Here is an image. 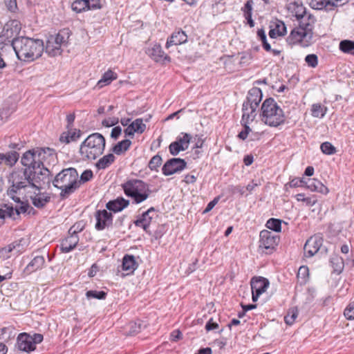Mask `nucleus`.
<instances>
[{
  "instance_id": "obj_1",
  "label": "nucleus",
  "mask_w": 354,
  "mask_h": 354,
  "mask_svg": "<svg viewBox=\"0 0 354 354\" xmlns=\"http://www.w3.org/2000/svg\"><path fill=\"white\" fill-rule=\"evenodd\" d=\"M295 16L299 25L291 31L288 41L291 44H299L307 47L313 42L315 17L307 13L306 8L299 4H295Z\"/></svg>"
},
{
  "instance_id": "obj_2",
  "label": "nucleus",
  "mask_w": 354,
  "mask_h": 354,
  "mask_svg": "<svg viewBox=\"0 0 354 354\" xmlns=\"http://www.w3.org/2000/svg\"><path fill=\"white\" fill-rule=\"evenodd\" d=\"M12 47L17 58L26 62H32L40 57L44 49L42 40L26 37L14 39L12 41Z\"/></svg>"
},
{
  "instance_id": "obj_3",
  "label": "nucleus",
  "mask_w": 354,
  "mask_h": 354,
  "mask_svg": "<svg viewBox=\"0 0 354 354\" xmlns=\"http://www.w3.org/2000/svg\"><path fill=\"white\" fill-rule=\"evenodd\" d=\"M76 169L69 167L62 169L53 178V186L61 190L59 194L61 199L68 198L80 187Z\"/></svg>"
},
{
  "instance_id": "obj_4",
  "label": "nucleus",
  "mask_w": 354,
  "mask_h": 354,
  "mask_svg": "<svg viewBox=\"0 0 354 354\" xmlns=\"http://www.w3.org/2000/svg\"><path fill=\"white\" fill-rule=\"evenodd\" d=\"M105 145L106 140L102 134L92 133L81 144L80 154L84 160H95L103 153Z\"/></svg>"
},
{
  "instance_id": "obj_5",
  "label": "nucleus",
  "mask_w": 354,
  "mask_h": 354,
  "mask_svg": "<svg viewBox=\"0 0 354 354\" xmlns=\"http://www.w3.org/2000/svg\"><path fill=\"white\" fill-rule=\"evenodd\" d=\"M124 194L132 199V203L140 204L150 196L149 185L139 179H129L121 185Z\"/></svg>"
},
{
  "instance_id": "obj_6",
  "label": "nucleus",
  "mask_w": 354,
  "mask_h": 354,
  "mask_svg": "<svg viewBox=\"0 0 354 354\" xmlns=\"http://www.w3.org/2000/svg\"><path fill=\"white\" fill-rule=\"evenodd\" d=\"M46 155L53 158L55 156V150L48 147L28 150L23 154L21 162L26 167L25 169H28L33 174V170L43 166L42 160L46 158Z\"/></svg>"
},
{
  "instance_id": "obj_7",
  "label": "nucleus",
  "mask_w": 354,
  "mask_h": 354,
  "mask_svg": "<svg viewBox=\"0 0 354 354\" xmlns=\"http://www.w3.org/2000/svg\"><path fill=\"white\" fill-rule=\"evenodd\" d=\"M279 237L267 230L261 231L259 234V248H264L272 252L278 245Z\"/></svg>"
},
{
  "instance_id": "obj_8",
  "label": "nucleus",
  "mask_w": 354,
  "mask_h": 354,
  "mask_svg": "<svg viewBox=\"0 0 354 354\" xmlns=\"http://www.w3.org/2000/svg\"><path fill=\"white\" fill-rule=\"evenodd\" d=\"M186 167L187 162L184 159L172 158L164 164L162 167V172L165 176H170L183 171Z\"/></svg>"
},
{
  "instance_id": "obj_9",
  "label": "nucleus",
  "mask_w": 354,
  "mask_h": 354,
  "mask_svg": "<svg viewBox=\"0 0 354 354\" xmlns=\"http://www.w3.org/2000/svg\"><path fill=\"white\" fill-rule=\"evenodd\" d=\"M262 99L261 91L258 88H251L248 94L246 101L243 104L242 111H257Z\"/></svg>"
},
{
  "instance_id": "obj_10",
  "label": "nucleus",
  "mask_w": 354,
  "mask_h": 354,
  "mask_svg": "<svg viewBox=\"0 0 354 354\" xmlns=\"http://www.w3.org/2000/svg\"><path fill=\"white\" fill-rule=\"evenodd\" d=\"M96 223L95 227L98 231L109 228L113 225V214L107 209H99L95 212Z\"/></svg>"
},
{
  "instance_id": "obj_11",
  "label": "nucleus",
  "mask_w": 354,
  "mask_h": 354,
  "mask_svg": "<svg viewBox=\"0 0 354 354\" xmlns=\"http://www.w3.org/2000/svg\"><path fill=\"white\" fill-rule=\"evenodd\" d=\"M32 175V174L29 171L28 169H24L21 172H14L12 174V187L17 189H21L30 186V182L32 181L30 179Z\"/></svg>"
},
{
  "instance_id": "obj_12",
  "label": "nucleus",
  "mask_w": 354,
  "mask_h": 354,
  "mask_svg": "<svg viewBox=\"0 0 354 354\" xmlns=\"http://www.w3.org/2000/svg\"><path fill=\"white\" fill-rule=\"evenodd\" d=\"M40 169L41 170L39 174L35 170H33V174L30 176V179L32 181L30 182V186L37 189L41 188V182L49 183L53 180L50 172L46 167L43 165Z\"/></svg>"
},
{
  "instance_id": "obj_13",
  "label": "nucleus",
  "mask_w": 354,
  "mask_h": 354,
  "mask_svg": "<svg viewBox=\"0 0 354 354\" xmlns=\"http://www.w3.org/2000/svg\"><path fill=\"white\" fill-rule=\"evenodd\" d=\"M323 243L322 238L319 236H311L308 239L304 247V254L306 257H312L320 249Z\"/></svg>"
},
{
  "instance_id": "obj_14",
  "label": "nucleus",
  "mask_w": 354,
  "mask_h": 354,
  "mask_svg": "<svg viewBox=\"0 0 354 354\" xmlns=\"http://www.w3.org/2000/svg\"><path fill=\"white\" fill-rule=\"evenodd\" d=\"M261 120L270 127H277L285 120L283 112H262Z\"/></svg>"
},
{
  "instance_id": "obj_15",
  "label": "nucleus",
  "mask_w": 354,
  "mask_h": 354,
  "mask_svg": "<svg viewBox=\"0 0 354 354\" xmlns=\"http://www.w3.org/2000/svg\"><path fill=\"white\" fill-rule=\"evenodd\" d=\"M31 335L23 333H20L17 339V347L21 351L29 353L34 351L36 346L32 343Z\"/></svg>"
},
{
  "instance_id": "obj_16",
  "label": "nucleus",
  "mask_w": 354,
  "mask_h": 354,
  "mask_svg": "<svg viewBox=\"0 0 354 354\" xmlns=\"http://www.w3.org/2000/svg\"><path fill=\"white\" fill-rule=\"evenodd\" d=\"M145 129L146 124L143 123V118H137L124 129V133L126 137L133 138L136 133L141 134Z\"/></svg>"
},
{
  "instance_id": "obj_17",
  "label": "nucleus",
  "mask_w": 354,
  "mask_h": 354,
  "mask_svg": "<svg viewBox=\"0 0 354 354\" xmlns=\"http://www.w3.org/2000/svg\"><path fill=\"white\" fill-rule=\"evenodd\" d=\"M348 0H308L310 6L315 10H321L326 7H337L348 2Z\"/></svg>"
},
{
  "instance_id": "obj_18",
  "label": "nucleus",
  "mask_w": 354,
  "mask_h": 354,
  "mask_svg": "<svg viewBox=\"0 0 354 354\" xmlns=\"http://www.w3.org/2000/svg\"><path fill=\"white\" fill-rule=\"evenodd\" d=\"M80 241L78 235L69 234L63 239L60 243V250L63 253H68L73 250Z\"/></svg>"
},
{
  "instance_id": "obj_19",
  "label": "nucleus",
  "mask_w": 354,
  "mask_h": 354,
  "mask_svg": "<svg viewBox=\"0 0 354 354\" xmlns=\"http://www.w3.org/2000/svg\"><path fill=\"white\" fill-rule=\"evenodd\" d=\"M155 211L156 209L153 207L149 208L142 214L140 217L134 221L135 225L142 227L147 233H149V228L152 221V216H150V214Z\"/></svg>"
},
{
  "instance_id": "obj_20",
  "label": "nucleus",
  "mask_w": 354,
  "mask_h": 354,
  "mask_svg": "<svg viewBox=\"0 0 354 354\" xmlns=\"http://www.w3.org/2000/svg\"><path fill=\"white\" fill-rule=\"evenodd\" d=\"M129 205V201L123 197H118L116 199L111 200L106 204L107 211L118 212L122 211Z\"/></svg>"
},
{
  "instance_id": "obj_21",
  "label": "nucleus",
  "mask_w": 354,
  "mask_h": 354,
  "mask_svg": "<svg viewBox=\"0 0 354 354\" xmlns=\"http://www.w3.org/2000/svg\"><path fill=\"white\" fill-rule=\"evenodd\" d=\"M269 284V281L263 277H253L250 282L252 292L263 294L268 288Z\"/></svg>"
},
{
  "instance_id": "obj_22",
  "label": "nucleus",
  "mask_w": 354,
  "mask_h": 354,
  "mask_svg": "<svg viewBox=\"0 0 354 354\" xmlns=\"http://www.w3.org/2000/svg\"><path fill=\"white\" fill-rule=\"evenodd\" d=\"M146 53L156 62H160L163 59H169L162 49L160 44H154L146 50Z\"/></svg>"
},
{
  "instance_id": "obj_23",
  "label": "nucleus",
  "mask_w": 354,
  "mask_h": 354,
  "mask_svg": "<svg viewBox=\"0 0 354 354\" xmlns=\"http://www.w3.org/2000/svg\"><path fill=\"white\" fill-rule=\"evenodd\" d=\"M306 188L311 192H316L322 194H327L329 192L328 187L317 179H308L306 183Z\"/></svg>"
},
{
  "instance_id": "obj_24",
  "label": "nucleus",
  "mask_w": 354,
  "mask_h": 354,
  "mask_svg": "<svg viewBox=\"0 0 354 354\" xmlns=\"http://www.w3.org/2000/svg\"><path fill=\"white\" fill-rule=\"evenodd\" d=\"M187 40V36L183 30H178L174 32L171 35L170 38L167 39L166 43V48H169L172 45H180L185 44Z\"/></svg>"
},
{
  "instance_id": "obj_25",
  "label": "nucleus",
  "mask_w": 354,
  "mask_h": 354,
  "mask_svg": "<svg viewBox=\"0 0 354 354\" xmlns=\"http://www.w3.org/2000/svg\"><path fill=\"white\" fill-rule=\"evenodd\" d=\"M138 267L135 257L131 254H125L122 259V268L127 272V274H132Z\"/></svg>"
},
{
  "instance_id": "obj_26",
  "label": "nucleus",
  "mask_w": 354,
  "mask_h": 354,
  "mask_svg": "<svg viewBox=\"0 0 354 354\" xmlns=\"http://www.w3.org/2000/svg\"><path fill=\"white\" fill-rule=\"evenodd\" d=\"M45 263V259L43 256H36L26 266L24 269V272L26 274L32 273L43 268Z\"/></svg>"
},
{
  "instance_id": "obj_27",
  "label": "nucleus",
  "mask_w": 354,
  "mask_h": 354,
  "mask_svg": "<svg viewBox=\"0 0 354 354\" xmlns=\"http://www.w3.org/2000/svg\"><path fill=\"white\" fill-rule=\"evenodd\" d=\"M6 218L13 221L17 220L15 214L14 207L12 203H3L0 207V219L5 220Z\"/></svg>"
},
{
  "instance_id": "obj_28",
  "label": "nucleus",
  "mask_w": 354,
  "mask_h": 354,
  "mask_svg": "<svg viewBox=\"0 0 354 354\" xmlns=\"http://www.w3.org/2000/svg\"><path fill=\"white\" fill-rule=\"evenodd\" d=\"M272 27L269 31V36L271 38H277L278 36H283L286 34V25L281 21H277Z\"/></svg>"
},
{
  "instance_id": "obj_29",
  "label": "nucleus",
  "mask_w": 354,
  "mask_h": 354,
  "mask_svg": "<svg viewBox=\"0 0 354 354\" xmlns=\"http://www.w3.org/2000/svg\"><path fill=\"white\" fill-rule=\"evenodd\" d=\"M30 199L34 206L37 208H43L50 202V197L46 193H39L35 196H31Z\"/></svg>"
},
{
  "instance_id": "obj_30",
  "label": "nucleus",
  "mask_w": 354,
  "mask_h": 354,
  "mask_svg": "<svg viewBox=\"0 0 354 354\" xmlns=\"http://www.w3.org/2000/svg\"><path fill=\"white\" fill-rule=\"evenodd\" d=\"M46 52L50 56H56L61 54V48L53 38L48 37L46 46Z\"/></svg>"
},
{
  "instance_id": "obj_31",
  "label": "nucleus",
  "mask_w": 354,
  "mask_h": 354,
  "mask_svg": "<svg viewBox=\"0 0 354 354\" xmlns=\"http://www.w3.org/2000/svg\"><path fill=\"white\" fill-rule=\"evenodd\" d=\"M330 263L333 268V272L340 274L344 268L343 259L338 254H333L330 259Z\"/></svg>"
},
{
  "instance_id": "obj_32",
  "label": "nucleus",
  "mask_w": 354,
  "mask_h": 354,
  "mask_svg": "<svg viewBox=\"0 0 354 354\" xmlns=\"http://www.w3.org/2000/svg\"><path fill=\"white\" fill-rule=\"evenodd\" d=\"M115 156L113 153H109L101 158L96 163L95 166L98 169H104L109 167L114 161Z\"/></svg>"
},
{
  "instance_id": "obj_33",
  "label": "nucleus",
  "mask_w": 354,
  "mask_h": 354,
  "mask_svg": "<svg viewBox=\"0 0 354 354\" xmlns=\"http://www.w3.org/2000/svg\"><path fill=\"white\" fill-rule=\"evenodd\" d=\"M132 142L129 139L123 140L118 142L115 145L113 146L112 151L117 155H120L122 153L129 150Z\"/></svg>"
},
{
  "instance_id": "obj_34",
  "label": "nucleus",
  "mask_w": 354,
  "mask_h": 354,
  "mask_svg": "<svg viewBox=\"0 0 354 354\" xmlns=\"http://www.w3.org/2000/svg\"><path fill=\"white\" fill-rule=\"evenodd\" d=\"M117 77L118 75L115 73L111 70H109L104 73L102 78L98 81L97 85L100 87H102L104 85H108L111 84L113 80H116Z\"/></svg>"
},
{
  "instance_id": "obj_35",
  "label": "nucleus",
  "mask_w": 354,
  "mask_h": 354,
  "mask_svg": "<svg viewBox=\"0 0 354 354\" xmlns=\"http://www.w3.org/2000/svg\"><path fill=\"white\" fill-rule=\"evenodd\" d=\"M19 158V154L15 151H8L4 153L3 164L12 167L15 165Z\"/></svg>"
},
{
  "instance_id": "obj_36",
  "label": "nucleus",
  "mask_w": 354,
  "mask_h": 354,
  "mask_svg": "<svg viewBox=\"0 0 354 354\" xmlns=\"http://www.w3.org/2000/svg\"><path fill=\"white\" fill-rule=\"evenodd\" d=\"M260 111H281L273 98L266 99L262 104Z\"/></svg>"
},
{
  "instance_id": "obj_37",
  "label": "nucleus",
  "mask_w": 354,
  "mask_h": 354,
  "mask_svg": "<svg viewBox=\"0 0 354 354\" xmlns=\"http://www.w3.org/2000/svg\"><path fill=\"white\" fill-rule=\"evenodd\" d=\"M281 222L279 218H271L267 221L266 226L274 232H279L281 230Z\"/></svg>"
},
{
  "instance_id": "obj_38",
  "label": "nucleus",
  "mask_w": 354,
  "mask_h": 354,
  "mask_svg": "<svg viewBox=\"0 0 354 354\" xmlns=\"http://www.w3.org/2000/svg\"><path fill=\"white\" fill-rule=\"evenodd\" d=\"M15 209V216H17V220L20 218L21 214H25L26 212L28 211V209L32 210V207H31L28 203L27 202H22L19 203V205H16L14 207Z\"/></svg>"
},
{
  "instance_id": "obj_39",
  "label": "nucleus",
  "mask_w": 354,
  "mask_h": 354,
  "mask_svg": "<svg viewBox=\"0 0 354 354\" xmlns=\"http://www.w3.org/2000/svg\"><path fill=\"white\" fill-rule=\"evenodd\" d=\"M107 293L103 290L97 291V290H88L86 292V297L88 299H105L106 297Z\"/></svg>"
},
{
  "instance_id": "obj_40",
  "label": "nucleus",
  "mask_w": 354,
  "mask_h": 354,
  "mask_svg": "<svg viewBox=\"0 0 354 354\" xmlns=\"http://www.w3.org/2000/svg\"><path fill=\"white\" fill-rule=\"evenodd\" d=\"M87 7L86 0H75L71 5L72 10L77 13L85 11Z\"/></svg>"
},
{
  "instance_id": "obj_41",
  "label": "nucleus",
  "mask_w": 354,
  "mask_h": 354,
  "mask_svg": "<svg viewBox=\"0 0 354 354\" xmlns=\"http://www.w3.org/2000/svg\"><path fill=\"white\" fill-rule=\"evenodd\" d=\"M162 159L158 154L153 156L149 162L148 167L151 171H158V168L162 164Z\"/></svg>"
},
{
  "instance_id": "obj_42",
  "label": "nucleus",
  "mask_w": 354,
  "mask_h": 354,
  "mask_svg": "<svg viewBox=\"0 0 354 354\" xmlns=\"http://www.w3.org/2000/svg\"><path fill=\"white\" fill-rule=\"evenodd\" d=\"M297 201L306 203L308 206H313L317 202L315 196L305 197L304 194H298L295 196Z\"/></svg>"
},
{
  "instance_id": "obj_43",
  "label": "nucleus",
  "mask_w": 354,
  "mask_h": 354,
  "mask_svg": "<svg viewBox=\"0 0 354 354\" xmlns=\"http://www.w3.org/2000/svg\"><path fill=\"white\" fill-rule=\"evenodd\" d=\"M298 316V310L297 308H291L288 310L287 315L284 317V322L287 325L291 326Z\"/></svg>"
},
{
  "instance_id": "obj_44",
  "label": "nucleus",
  "mask_w": 354,
  "mask_h": 354,
  "mask_svg": "<svg viewBox=\"0 0 354 354\" xmlns=\"http://www.w3.org/2000/svg\"><path fill=\"white\" fill-rule=\"evenodd\" d=\"M85 225L86 224L84 222V221H80L78 222H76L73 226L70 227L68 233L69 234L78 235L80 232L83 231V230L85 227Z\"/></svg>"
},
{
  "instance_id": "obj_45",
  "label": "nucleus",
  "mask_w": 354,
  "mask_h": 354,
  "mask_svg": "<svg viewBox=\"0 0 354 354\" xmlns=\"http://www.w3.org/2000/svg\"><path fill=\"white\" fill-rule=\"evenodd\" d=\"M181 136H178L175 142H178L183 147H185V150L188 148L189 144L191 141L192 136L187 133H182Z\"/></svg>"
},
{
  "instance_id": "obj_46",
  "label": "nucleus",
  "mask_w": 354,
  "mask_h": 354,
  "mask_svg": "<svg viewBox=\"0 0 354 354\" xmlns=\"http://www.w3.org/2000/svg\"><path fill=\"white\" fill-rule=\"evenodd\" d=\"M339 49L346 53H352L354 50V41L350 40H343L339 43Z\"/></svg>"
},
{
  "instance_id": "obj_47",
  "label": "nucleus",
  "mask_w": 354,
  "mask_h": 354,
  "mask_svg": "<svg viewBox=\"0 0 354 354\" xmlns=\"http://www.w3.org/2000/svg\"><path fill=\"white\" fill-rule=\"evenodd\" d=\"M322 152L326 155L335 154L337 151L336 148L329 142H324L320 146Z\"/></svg>"
},
{
  "instance_id": "obj_48",
  "label": "nucleus",
  "mask_w": 354,
  "mask_h": 354,
  "mask_svg": "<svg viewBox=\"0 0 354 354\" xmlns=\"http://www.w3.org/2000/svg\"><path fill=\"white\" fill-rule=\"evenodd\" d=\"M169 150L171 155L177 156L180 151H185V147H181V145H179L178 142L174 141L169 145Z\"/></svg>"
},
{
  "instance_id": "obj_49",
  "label": "nucleus",
  "mask_w": 354,
  "mask_h": 354,
  "mask_svg": "<svg viewBox=\"0 0 354 354\" xmlns=\"http://www.w3.org/2000/svg\"><path fill=\"white\" fill-rule=\"evenodd\" d=\"M257 35L259 37V39H261V41H262L263 48L266 51L271 50V46L267 41L265 31L263 29L258 30Z\"/></svg>"
},
{
  "instance_id": "obj_50",
  "label": "nucleus",
  "mask_w": 354,
  "mask_h": 354,
  "mask_svg": "<svg viewBox=\"0 0 354 354\" xmlns=\"http://www.w3.org/2000/svg\"><path fill=\"white\" fill-rule=\"evenodd\" d=\"M345 317L348 320L354 319V301L349 303L344 311Z\"/></svg>"
},
{
  "instance_id": "obj_51",
  "label": "nucleus",
  "mask_w": 354,
  "mask_h": 354,
  "mask_svg": "<svg viewBox=\"0 0 354 354\" xmlns=\"http://www.w3.org/2000/svg\"><path fill=\"white\" fill-rule=\"evenodd\" d=\"M67 35L64 30L60 31L56 35H50V38H53L54 40H56L57 44L62 46V45L66 42V38L65 35Z\"/></svg>"
},
{
  "instance_id": "obj_52",
  "label": "nucleus",
  "mask_w": 354,
  "mask_h": 354,
  "mask_svg": "<svg viewBox=\"0 0 354 354\" xmlns=\"http://www.w3.org/2000/svg\"><path fill=\"white\" fill-rule=\"evenodd\" d=\"M93 171L91 169H86L84 171L80 176V180H78V181L80 182V185L82 183H84L91 180L93 178Z\"/></svg>"
},
{
  "instance_id": "obj_53",
  "label": "nucleus",
  "mask_w": 354,
  "mask_h": 354,
  "mask_svg": "<svg viewBox=\"0 0 354 354\" xmlns=\"http://www.w3.org/2000/svg\"><path fill=\"white\" fill-rule=\"evenodd\" d=\"M129 333L131 335H134L140 331L141 323H140V322H131L129 323Z\"/></svg>"
},
{
  "instance_id": "obj_54",
  "label": "nucleus",
  "mask_w": 354,
  "mask_h": 354,
  "mask_svg": "<svg viewBox=\"0 0 354 354\" xmlns=\"http://www.w3.org/2000/svg\"><path fill=\"white\" fill-rule=\"evenodd\" d=\"M243 127V129L238 134V138L242 140H245L249 133L251 131V129L248 125V122H244V123L241 124Z\"/></svg>"
},
{
  "instance_id": "obj_55",
  "label": "nucleus",
  "mask_w": 354,
  "mask_h": 354,
  "mask_svg": "<svg viewBox=\"0 0 354 354\" xmlns=\"http://www.w3.org/2000/svg\"><path fill=\"white\" fill-rule=\"evenodd\" d=\"M252 5H253V1L252 0H248L243 8H242V11L243 12L244 17H250L252 14Z\"/></svg>"
},
{
  "instance_id": "obj_56",
  "label": "nucleus",
  "mask_w": 354,
  "mask_h": 354,
  "mask_svg": "<svg viewBox=\"0 0 354 354\" xmlns=\"http://www.w3.org/2000/svg\"><path fill=\"white\" fill-rule=\"evenodd\" d=\"M305 61L309 66L313 68L317 66L318 64L317 56L315 54L308 55L305 58Z\"/></svg>"
},
{
  "instance_id": "obj_57",
  "label": "nucleus",
  "mask_w": 354,
  "mask_h": 354,
  "mask_svg": "<svg viewBox=\"0 0 354 354\" xmlns=\"http://www.w3.org/2000/svg\"><path fill=\"white\" fill-rule=\"evenodd\" d=\"M119 122V119L115 117L105 118L102 120V124L105 127H111Z\"/></svg>"
},
{
  "instance_id": "obj_58",
  "label": "nucleus",
  "mask_w": 354,
  "mask_h": 354,
  "mask_svg": "<svg viewBox=\"0 0 354 354\" xmlns=\"http://www.w3.org/2000/svg\"><path fill=\"white\" fill-rule=\"evenodd\" d=\"M308 268L307 266H301L298 270L297 277L301 278L305 282L306 277L308 276Z\"/></svg>"
},
{
  "instance_id": "obj_59",
  "label": "nucleus",
  "mask_w": 354,
  "mask_h": 354,
  "mask_svg": "<svg viewBox=\"0 0 354 354\" xmlns=\"http://www.w3.org/2000/svg\"><path fill=\"white\" fill-rule=\"evenodd\" d=\"M205 328L207 331L218 328V324L214 322L213 318H210L206 323Z\"/></svg>"
},
{
  "instance_id": "obj_60",
  "label": "nucleus",
  "mask_w": 354,
  "mask_h": 354,
  "mask_svg": "<svg viewBox=\"0 0 354 354\" xmlns=\"http://www.w3.org/2000/svg\"><path fill=\"white\" fill-rule=\"evenodd\" d=\"M88 4L87 10L96 9L100 8V0H86Z\"/></svg>"
},
{
  "instance_id": "obj_61",
  "label": "nucleus",
  "mask_w": 354,
  "mask_h": 354,
  "mask_svg": "<svg viewBox=\"0 0 354 354\" xmlns=\"http://www.w3.org/2000/svg\"><path fill=\"white\" fill-rule=\"evenodd\" d=\"M122 128L120 126L115 127L112 129L111 133V137L115 140H117L121 135Z\"/></svg>"
},
{
  "instance_id": "obj_62",
  "label": "nucleus",
  "mask_w": 354,
  "mask_h": 354,
  "mask_svg": "<svg viewBox=\"0 0 354 354\" xmlns=\"http://www.w3.org/2000/svg\"><path fill=\"white\" fill-rule=\"evenodd\" d=\"M5 3L8 9L11 12H15L17 8L16 0H5Z\"/></svg>"
},
{
  "instance_id": "obj_63",
  "label": "nucleus",
  "mask_w": 354,
  "mask_h": 354,
  "mask_svg": "<svg viewBox=\"0 0 354 354\" xmlns=\"http://www.w3.org/2000/svg\"><path fill=\"white\" fill-rule=\"evenodd\" d=\"M75 118V115L74 112L70 113L69 114H68L66 115V122H67L66 128L68 129H71V128L73 127Z\"/></svg>"
},
{
  "instance_id": "obj_64",
  "label": "nucleus",
  "mask_w": 354,
  "mask_h": 354,
  "mask_svg": "<svg viewBox=\"0 0 354 354\" xmlns=\"http://www.w3.org/2000/svg\"><path fill=\"white\" fill-rule=\"evenodd\" d=\"M70 130L71 129H68V131L67 132H64L61 134L60 136V138H59V140L61 142H64V143H69L71 141V139L70 138Z\"/></svg>"
}]
</instances>
